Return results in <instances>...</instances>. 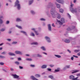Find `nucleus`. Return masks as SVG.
Returning a JSON list of instances; mask_svg holds the SVG:
<instances>
[{
  "mask_svg": "<svg viewBox=\"0 0 80 80\" xmlns=\"http://www.w3.org/2000/svg\"><path fill=\"white\" fill-rule=\"evenodd\" d=\"M51 13L52 15H55V8L53 6V4L51 3Z\"/></svg>",
  "mask_w": 80,
  "mask_h": 80,
  "instance_id": "f257e3e1",
  "label": "nucleus"
},
{
  "mask_svg": "<svg viewBox=\"0 0 80 80\" xmlns=\"http://www.w3.org/2000/svg\"><path fill=\"white\" fill-rule=\"evenodd\" d=\"M16 6H17V8L18 10L20 9L21 8L20 4H19V1L18 0H16L15 2L14 7H16Z\"/></svg>",
  "mask_w": 80,
  "mask_h": 80,
  "instance_id": "f03ea898",
  "label": "nucleus"
},
{
  "mask_svg": "<svg viewBox=\"0 0 80 80\" xmlns=\"http://www.w3.org/2000/svg\"><path fill=\"white\" fill-rule=\"evenodd\" d=\"M61 22L60 21L57 20V22L59 23L60 25H62L63 23H65V19H64L63 18H61Z\"/></svg>",
  "mask_w": 80,
  "mask_h": 80,
  "instance_id": "7ed1b4c3",
  "label": "nucleus"
},
{
  "mask_svg": "<svg viewBox=\"0 0 80 80\" xmlns=\"http://www.w3.org/2000/svg\"><path fill=\"white\" fill-rule=\"evenodd\" d=\"M69 78L72 79V80H77L78 79V77L75 78V77L73 75H71L69 76Z\"/></svg>",
  "mask_w": 80,
  "mask_h": 80,
  "instance_id": "20e7f679",
  "label": "nucleus"
},
{
  "mask_svg": "<svg viewBox=\"0 0 80 80\" xmlns=\"http://www.w3.org/2000/svg\"><path fill=\"white\" fill-rule=\"evenodd\" d=\"M70 9L72 13L77 12V9H74L72 8H70Z\"/></svg>",
  "mask_w": 80,
  "mask_h": 80,
  "instance_id": "39448f33",
  "label": "nucleus"
},
{
  "mask_svg": "<svg viewBox=\"0 0 80 80\" xmlns=\"http://www.w3.org/2000/svg\"><path fill=\"white\" fill-rule=\"evenodd\" d=\"M56 1H57L58 2L62 3V4H63V3H64L63 0H56Z\"/></svg>",
  "mask_w": 80,
  "mask_h": 80,
  "instance_id": "423d86ee",
  "label": "nucleus"
},
{
  "mask_svg": "<svg viewBox=\"0 0 80 80\" xmlns=\"http://www.w3.org/2000/svg\"><path fill=\"white\" fill-rule=\"evenodd\" d=\"M45 39H46V40H47L48 42V43H50V38H49L47 36H46L45 37Z\"/></svg>",
  "mask_w": 80,
  "mask_h": 80,
  "instance_id": "0eeeda50",
  "label": "nucleus"
},
{
  "mask_svg": "<svg viewBox=\"0 0 80 80\" xmlns=\"http://www.w3.org/2000/svg\"><path fill=\"white\" fill-rule=\"evenodd\" d=\"M31 78L32 79V80H38V79H37L36 78H35V77H34V76H32L31 77Z\"/></svg>",
  "mask_w": 80,
  "mask_h": 80,
  "instance_id": "6e6552de",
  "label": "nucleus"
},
{
  "mask_svg": "<svg viewBox=\"0 0 80 80\" xmlns=\"http://www.w3.org/2000/svg\"><path fill=\"white\" fill-rule=\"evenodd\" d=\"M15 52L16 54H19L20 55H22V52H20V51H16Z\"/></svg>",
  "mask_w": 80,
  "mask_h": 80,
  "instance_id": "1a4fd4ad",
  "label": "nucleus"
},
{
  "mask_svg": "<svg viewBox=\"0 0 80 80\" xmlns=\"http://www.w3.org/2000/svg\"><path fill=\"white\" fill-rule=\"evenodd\" d=\"M8 54H9V55H11V56H15V54H14L13 53H12L11 52H9Z\"/></svg>",
  "mask_w": 80,
  "mask_h": 80,
  "instance_id": "9d476101",
  "label": "nucleus"
},
{
  "mask_svg": "<svg viewBox=\"0 0 80 80\" xmlns=\"http://www.w3.org/2000/svg\"><path fill=\"white\" fill-rule=\"evenodd\" d=\"M47 65H44L41 67V68H47Z\"/></svg>",
  "mask_w": 80,
  "mask_h": 80,
  "instance_id": "9b49d317",
  "label": "nucleus"
},
{
  "mask_svg": "<svg viewBox=\"0 0 80 80\" xmlns=\"http://www.w3.org/2000/svg\"><path fill=\"white\" fill-rule=\"evenodd\" d=\"M13 76L14 78H18V77H19L18 76H17L16 74L13 75Z\"/></svg>",
  "mask_w": 80,
  "mask_h": 80,
  "instance_id": "f8f14e48",
  "label": "nucleus"
},
{
  "mask_svg": "<svg viewBox=\"0 0 80 80\" xmlns=\"http://www.w3.org/2000/svg\"><path fill=\"white\" fill-rule=\"evenodd\" d=\"M41 49H42V50H43L44 51H45L46 50V49L45 48V47L42 46L41 48Z\"/></svg>",
  "mask_w": 80,
  "mask_h": 80,
  "instance_id": "ddd939ff",
  "label": "nucleus"
},
{
  "mask_svg": "<svg viewBox=\"0 0 80 80\" xmlns=\"http://www.w3.org/2000/svg\"><path fill=\"white\" fill-rule=\"evenodd\" d=\"M65 42L66 43H69L70 42V40L69 39H66L65 40Z\"/></svg>",
  "mask_w": 80,
  "mask_h": 80,
  "instance_id": "4468645a",
  "label": "nucleus"
},
{
  "mask_svg": "<svg viewBox=\"0 0 80 80\" xmlns=\"http://www.w3.org/2000/svg\"><path fill=\"white\" fill-rule=\"evenodd\" d=\"M31 45H38L37 42H33L31 43Z\"/></svg>",
  "mask_w": 80,
  "mask_h": 80,
  "instance_id": "2eb2a0df",
  "label": "nucleus"
},
{
  "mask_svg": "<svg viewBox=\"0 0 80 80\" xmlns=\"http://www.w3.org/2000/svg\"><path fill=\"white\" fill-rule=\"evenodd\" d=\"M63 9H60L59 10L60 13H63Z\"/></svg>",
  "mask_w": 80,
  "mask_h": 80,
  "instance_id": "dca6fc26",
  "label": "nucleus"
},
{
  "mask_svg": "<svg viewBox=\"0 0 80 80\" xmlns=\"http://www.w3.org/2000/svg\"><path fill=\"white\" fill-rule=\"evenodd\" d=\"M33 0H30V1L29 2V5H31V4H32V3H33Z\"/></svg>",
  "mask_w": 80,
  "mask_h": 80,
  "instance_id": "f3484780",
  "label": "nucleus"
},
{
  "mask_svg": "<svg viewBox=\"0 0 80 80\" xmlns=\"http://www.w3.org/2000/svg\"><path fill=\"white\" fill-rule=\"evenodd\" d=\"M80 51V50H74V52H75V53H78V52H79Z\"/></svg>",
  "mask_w": 80,
  "mask_h": 80,
  "instance_id": "a211bd4d",
  "label": "nucleus"
},
{
  "mask_svg": "<svg viewBox=\"0 0 80 80\" xmlns=\"http://www.w3.org/2000/svg\"><path fill=\"white\" fill-rule=\"evenodd\" d=\"M57 15H58L57 18H61V16H60V15L58 13L57 14Z\"/></svg>",
  "mask_w": 80,
  "mask_h": 80,
  "instance_id": "6ab92c4d",
  "label": "nucleus"
},
{
  "mask_svg": "<svg viewBox=\"0 0 80 80\" xmlns=\"http://www.w3.org/2000/svg\"><path fill=\"white\" fill-rule=\"evenodd\" d=\"M21 33H24V34L26 35H27V33L26 32H25L23 31H21Z\"/></svg>",
  "mask_w": 80,
  "mask_h": 80,
  "instance_id": "aec40b11",
  "label": "nucleus"
},
{
  "mask_svg": "<svg viewBox=\"0 0 80 80\" xmlns=\"http://www.w3.org/2000/svg\"><path fill=\"white\" fill-rule=\"evenodd\" d=\"M57 7L58 8H60V5L58 4H56Z\"/></svg>",
  "mask_w": 80,
  "mask_h": 80,
  "instance_id": "412c9836",
  "label": "nucleus"
},
{
  "mask_svg": "<svg viewBox=\"0 0 80 80\" xmlns=\"http://www.w3.org/2000/svg\"><path fill=\"white\" fill-rule=\"evenodd\" d=\"M60 71V68H58V69H55V72H58Z\"/></svg>",
  "mask_w": 80,
  "mask_h": 80,
  "instance_id": "4be33fe9",
  "label": "nucleus"
},
{
  "mask_svg": "<svg viewBox=\"0 0 80 80\" xmlns=\"http://www.w3.org/2000/svg\"><path fill=\"white\" fill-rule=\"evenodd\" d=\"M16 22H20V21H22V20L20 19L19 18H17L16 19Z\"/></svg>",
  "mask_w": 80,
  "mask_h": 80,
  "instance_id": "5701e85b",
  "label": "nucleus"
},
{
  "mask_svg": "<svg viewBox=\"0 0 80 80\" xmlns=\"http://www.w3.org/2000/svg\"><path fill=\"white\" fill-rule=\"evenodd\" d=\"M55 56L56 57H58V58H61V56H60V55H55Z\"/></svg>",
  "mask_w": 80,
  "mask_h": 80,
  "instance_id": "b1692460",
  "label": "nucleus"
},
{
  "mask_svg": "<svg viewBox=\"0 0 80 80\" xmlns=\"http://www.w3.org/2000/svg\"><path fill=\"white\" fill-rule=\"evenodd\" d=\"M16 27H18V28H19L20 29H22V27L20 26H19L17 25L16 26Z\"/></svg>",
  "mask_w": 80,
  "mask_h": 80,
  "instance_id": "393cba45",
  "label": "nucleus"
},
{
  "mask_svg": "<svg viewBox=\"0 0 80 80\" xmlns=\"http://www.w3.org/2000/svg\"><path fill=\"white\" fill-rule=\"evenodd\" d=\"M79 72V70H76L74 71V72H72V73H77V72Z\"/></svg>",
  "mask_w": 80,
  "mask_h": 80,
  "instance_id": "a878e982",
  "label": "nucleus"
},
{
  "mask_svg": "<svg viewBox=\"0 0 80 80\" xmlns=\"http://www.w3.org/2000/svg\"><path fill=\"white\" fill-rule=\"evenodd\" d=\"M48 27L49 30H50V24L48 25Z\"/></svg>",
  "mask_w": 80,
  "mask_h": 80,
  "instance_id": "bb28decb",
  "label": "nucleus"
},
{
  "mask_svg": "<svg viewBox=\"0 0 80 80\" xmlns=\"http://www.w3.org/2000/svg\"><path fill=\"white\" fill-rule=\"evenodd\" d=\"M35 76V77H37V78L40 77V76L38 74H36Z\"/></svg>",
  "mask_w": 80,
  "mask_h": 80,
  "instance_id": "cd10ccee",
  "label": "nucleus"
},
{
  "mask_svg": "<svg viewBox=\"0 0 80 80\" xmlns=\"http://www.w3.org/2000/svg\"><path fill=\"white\" fill-rule=\"evenodd\" d=\"M50 78H51L52 80H54V78L53 77V76L52 75L50 76Z\"/></svg>",
  "mask_w": 80,
  "mask_h": 80,
  "instance_id": "c85d7f7f",
  "label": "nucleus"
},
{
  "mask_svg": "<svg viewBox=\"0 0 80 80\" xmlns=\"http://www.w3.org/2000/svg\"><path fill=\"white\" fill-rule=\"evenodd\" d=\"M26 60H28V61H32V60L31 58H28L26 59Z\"/></svg>",
  "mask_w": 80,
  "mask_h": 80,
  "instance_id": "c756f323",
  "label": "nucleus"
},
{
  "mask_svg": "<svg viewBox=\"0 0 80 80\" xmlns=\"http://www.w3.org/2000/svg\"><path fill=\"white\" fill-rule=\"evenodd\" d=\"M5 28H2L1 29V32H4V31H5Z\"/></svg>",
  "mask_w": 80,
  "mask_h": 80,
  "instance_id": "7c9ffc66",
  "label": "nucleus"
},
{
  "mask_svg": "<svg viewBox=\"0 0 80 80\" xmlns=\"http://www.w3.org/2000/svg\"><path fill=\"white\" fill-rule=\"evenodd\" d=\"M31 36H33V37L35 36V34L33 32L31 33Z\"/></svg>",
  "mask_w": 80,
  "mask_h": 80,
  "instance_id": "2f4dec72",
  "label": "nucleus"
},
{
  "mask_svg": "<svg viewBox=\"0 0 80 80\" xmlns=\"http://www.w3.org/2000/svg\"><path fill=\"white\" fill-rule=\"evenodd\" d=\"M0 58H5V56H3L2 55H0Z\"/></svg>",
  "mask_w": 80,
  "mask_h": 80,
  "instance_id": "473e14b6",
  "label": "nucleus"
},
{
  "mask_svg": "<svg viewBox=\"0 0 80 80\" xmlns=\"http://www.w3.org/2000/svg\"><path fill=\"white\" fill-rule=\"evenodd\" d=\"M3 23V21L2 19H0V24H2V23Z\"/></svg>",
  "mask_w": 80,
  "mask_h": 80,
  "instance_id": "72a5a7b5",
  "label": "nucleus"
},
{
  "mask_svg": "<svg viewBox=\"0 0 80 80\" xmlns=\"http://www.w3.org/2000/svg\"><path fill=\"white\" fill-rule=\"evenodd\" d=\"M17 42H13L12 43V44H16V43H17Z\"/></svg>",
  "mask_w": 80,
  "mask_h": 80,
  "instance_id": "f704fd0d",
  "label": "nucleus"
},
{
  "mask_svg": "<svg viewBox=\"0 0 80 80\" xmlns=\"http://www.w3.org/2000/svg\"><path fill=\"white\" fill-rule=\"evenodd\" d=\"M66 68H70V66H66Z\"/></svg>",
  "mask_w": 80,
  "mask_h": 80,
  "instance_id": "c9c22d12",
  "label": "nucleus"
},
{
  "mask_svg": "<svg viewBox=\"0 0 80 80\" xmlns=\"http://www.w3.org/2000/svg\"><path fill=\"white\" fill-rule=\"evenodd\" d=\"M15 63H16V64H17V65H19V62H15Z\"/></svg>",
  "mask_w": 80,
  "mask_h": 80,
  "instance_id": "e433bc0d",
  "label": "nucleus"
},
{
  "mask_svg": "<svg viewBox=\"0 0 80 80\" xmlns=\"http://www.w3.org/2000/svg\"><path fill=\"white\" fill-rule=\"evenodd\" d=\"M41 21H45V19L44 18H42L41 19Z\"/></svg>",
  "mask_w": 80,
  "mask_h": 80,
  "instance_id": "4c0bfd02",
  "label": "nucleus"
},
{
  "mask_svg": "<svg viewBox=\"0 0 80 80\" xmlns=\"http://www.w3.org/2000/svg\"><path fill=\"white\" fill-rule=\"evenodd\" d=\"M67 30L68 31H70V30H71V29H70V28H68V29H67Z\"/></svg>",
  "mask_w": 80,
  "mask_h": 80,
  "instance_id": "58836bf2",
  "label": "nucleus"
},
{
  "mask_svg": "<svg viewBox=\"0 0 80 80\" xmlns=\"http://www.w3.org/2000/svg\"><path fill=\"white\" fill-rule=\"evenodd\" d=\"M37 55L38 57H42V56H41V55H40L39 54H38Z\"/></svg>",
  "mask_w": 80,
  "mask_h": 80,
  "instance_id": "ea45409f",
  "label": "nucleus"
},
{
  "mask_svg": "<svg viewBox=\"0 0 80 80\" xmlns=\"http://www.w3.org/2000/svg\"><path fill=\"white\" fill-rule=\"evenodd\" d=\"M30 66L31 67H35V65H34L31 64L30 65Z\"/></svg>",
  "mask_w": 80,
  "mask_h": 80,
  "instance_id": "a19ab883",
  "label": "nucleus"
},
{
  "mask_svg": "<svg viewBox=\"0 0 80 80\" xmlns=\"http://www.w3.org/2000/svg\"><path fill=\"white\" fill-rule=\"evenodd\" d=\"M31 12L32 13V14H35V12H33V11H31Z\"/></svg>",
  "mask_w": 80,
  "mask_h": 80,
  "instance_id": "79ce46f5",
  "label": "nucleus"
},
{
  "mask_svg": "<svg viewBox=\"0 0 80 80\" xmlns=\"http://www.w3.org/2000/svg\"><path fill=\"white\" fill-rule=\"evenodd\" d=\"M35 32L36 33V35H38V33L36 31H35Z\"/></svg>",
  "mask_w": 80,
  "mask_h": 80,
  "instance_id": "37998d69",
  "label": "nucleus"
},
{
  "mask_svg": "<svg viewBox=\"0 0 80 80\" xmlns=\"http://www.w3.org/2000/svg\"><path fill=\"white\" fill-rule=\"evenodd\" d=\"M68 17H69V18H71V16H70V15L68 13Z\"/></svg>",
  "mask_w": 80,
  "mask_h": 80,
  "instance_id": "c03bdc74",
  "label": "nucleus"
},
{
  "mask_svg": "<svg viewBox=\"0 0 80 80\" xmlns=\"http://www.w3.org/2000/svg\"><path fill=\"white\" fill-rule=\"evenodd\" d=\"M0 64L1 65H4V63H3V62H0Z\"/></svg>",
  "mask_w": 80,
  "mask_h": 80,
  "instance_id": "a18cd8bd",
  "label": "nucleus"
},
{
  "mask_svg": "<svg viewBox=\"0 0 80 80\" xmlns=\"http://www.w3.org/2000/svg\"><path fill=\"white\" fill-rule=\"evenodd\" d=\"M19 68L20 69H23V67H21V66H19Z\"/></svg>",
  "mask_w": 80,
  "mask_h": 80,
  "instance_id": "49530a36",
  "label": "nucleus"
},
{
  "mask_svg": "<svg viewBox=\"0 0 80 80\" xmlns=\"http://www.w3.org/2000/svg\"><path fill=\"white\" fill-rule=\"evenodd\" d=\"M50 67H54V65H53V64H51L50 65Z\"/></svg>",
  "mask_w": 80,
  "mask_h": 80,
  "instance_id": "de8ad7c7",
  "label": "nucleus"
},
{
  "mask_svg": "<svg viewBox=\"0 0 80 80\" xmlns=\"http://www.w3.org/2000/svg\"><path fill=\"white\" fill-rule=\"evenodd\" d=\"M9 22H9V21H8L6 22V24H8V23H9Z\"/></svg>",
  "mask_w": 80,
  "mask_h": 80,
  "instance_id": "09e8293b",
  "label": "nucleus"
},
{
  "mask_svg": "<svg viewBox=\"0 0 80 80\" xmlns=\"http://www.w3.org/2000/svg\"><path fill=\"white\" fill-rule=\"evenodd\" d=\"M6 53V52H3L1 53V54H5Z\"/></svg>",
  "mask_w": 80,
  "mask_h": 80,
  "instance_id": "8fccbe9b",
  "label": "nucleus"
},
{
  "mask_svg": "<svg viewBox=\"0 0 80 80\" xmlns=\"http://www.w3.org/2000/svg\"><path fill=\"white\" fill-rule=\"evenodd\" d=\"M73 4H72V3L71 2V7H73Z\"/></svg>",
  "mask_w": 80,
  "mask_h": 80,
  "instance_id": "3c124183",
  "label": "nucleus"
},
{
  "mask_svg": "<svg viewBox=\"0 0 80 80\" xmlns=\"http://www.w3.org/2000/svg\"><path fill=\"white\" fill-rule=\"evenodd\" d=\"M7 40H8V41L10 42V41H11V39H7Z\"/></svg>",
  "mask_w": 80,
  "mask_h": 80,
  "instance_id": "603ef678",
  "label": "nucleus"
},
{
  "mask_svg": "<svg viewBox=\"0 0 80 80\" xmlns=\"http://www.w3.org/2000/svg\"><path fill=\"white\" fill-rule=\"evenodd\" d=\"M18 60H22V59H21V58H18Z\"/></svg>",
  "mask_w": 80,
  "mask_h": 80,
  "instance_id": "864d4df0",
  "label": "nucleus"
},
{
  "mask_svg": "<svg viewBox=\"0 0 80 80\" xmlns=\"http://www.w3.org/2000/svg\"><path fill=\"white\" fill-rule=\"evenodd\" d=\"M76 75H77L78 77H80V73H79L78 74H77Z\"/></svg>",
  "mask_w": 80,
  "mask_h": 80,
  "instance_id": "5fc2aeb1",
  "label": "nucleus"
},
{
  "mask_svg": "<svg viewBox=\"0 0 80 80\" xmlns=\"http://www.w3.org/2000/svg\"><path fill=\"white\" fill-rule=\"evenodd\" d=\"M74 58L73 57H72L71 58V59L72 60H73Z\"/></svg>",
  "mask_w": 80,
  "mask_h": 80,
  "instance_id": "6e6d98bb",
  "label": "nucleus"
},
{
  "mask_svg": "<svg viewBox=\"0 0 80 80\" xmlns=\"http://www.w3.org/2000/svg\"><path fill=\"white\" fill-rule=\"evenodd\" d=\"M31 30H34V32H35V29L34 28H32L31 29Z\"/></svg>",
  "mask_w": 80,
  "mask_h": 80,
  "instance_id": "4d7b16f0",
  "label": "nucleus"
},
{
  "mask_svg": "<svg viewBox=\"0 0 80 80\" xmlns=\"http://www.w3.org/2000/svg\"><path fill=\"white\" fill-rule=\"evenodd\" d=\"M78 56H80V52L78 53Z\"/></svg>",
  "mask_w": 80,
  "mask_h": 80,
  "instance_id": "13d9d810",
  "label": "nucleus"
},
{
  "mask_svg": "<svg viewBox=\"0 0 80 80\" xmlns=\"http://www.w3.org/2000/svg\"><path fill=\"white\" fill-rule=\"evenodd\" d=\"M68 51L69 52V53H71V51H70V50H68Z\"/></svg>",
  "mask_w": 80,
  "mask_h": 80,
  "instance_id": "bf43d9fd",
  "label": "nucleus"
},
{
  "mask_svg": "<svg viewBox=\"0 0 80 80\" xmlns=\"http://www.w3.org/2000/svg\"><path fill=\"white\" fill-rule=\"evenodd\" d=\"M76 2H77V0H74L73 2H74V3H76Z\"/></svg>",
  "mask_w": 80,
  "mask_h": 80,
  "instance_id": "052dcab7",
  "label": "nucleus"
},
{
  "mask_svg": "<svg viewBox=\"0 0 80 80\" xmlns=\"http://www.w3.org/2000/svg\"><path fill=\"white\" fill-rule=\"evenodd\" d=\"M10 70H11V71H13V69L12 68H11Z\"/></svg>",
  "mask_w": 80,
  "mask_h": 80,
  "instance_id": "680f3d73",
  "label": "nucleus"
},
{
  "mask_svg": "<svg viewBox=\"0 0 80 80\" xmlns=\"http://www.w3.org/2000/svg\"><path fill=\"white\" fill-rule=\"evenodd\" d=\"M47 70H48V71H50V68H47Z\"/></svg>",
  "mask_w": 80,
  "mask_h": 80,
  "instance_id": "e2e57ef3",
  "label": "nucleus"
},
{
  "mask_svg": "<svg viewBox=\"0 0 80 80\" xmlns=\"http://www.w3.org/2000/svg\"><path fill=\"white\" fill-rule=\"evenodd\" d=\"M52 27H55V25H54V23H52Z\"/></svg>",
  "mask_w": 80,
  "mask_h": 80,
  "instance_id": "0e129e2a",
  "label": "nucleus"
},
{
  "mask_svg": "<svg viewBox=\"0 0 80 80\" xmlns=\"http://www.w3.org/2000/svg\"><path fill=\"white\" fill-rule=\"evenodd\" d=\"M3 44V43H2L1 44H0V46H1Z\"/></svg>",
  "mask_w": 80,
  "mask_h": 80,
  "instance_id": "69168bd1",
  "label": "nucleus"
},
{
  "mask_svg": "<svg viewBox=\"0 0 80 80\" xmlns=\"http://www.w3.org/2000/svg\"><path fill=\"white\" fill-rule=\"evenodd\" d=\"M43 53H44V54H45V55H47V53H45V52H43Z\"/></svg>",
  "mask_w": 80,
  "mask_h": 80,
  "instance_id": "338daca9",
  "label": "nucleus"
},
{
  "mask_svg": "<svg viewBox=\"0 0 80 80\" xmlns=\"http://www.w3.org/2000/svg\"><path fill=\"white\" fill-rule=\"evenodd\" d=\"M9 33H12V32L11 31H9L8 32Z\"/></svg>",
  "mask_w": 80,
  "mask_h": 80,
  "instance_id": "774afa93",
  "label": "nucleus"
}]
</instances>
